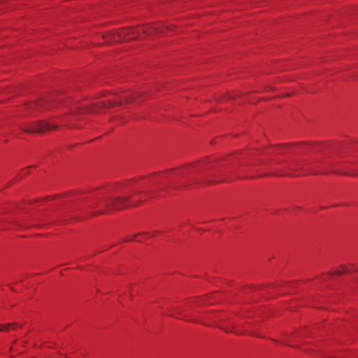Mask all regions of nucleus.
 Wrapping results in <instances>:
<instances>
[{
  "label": "nucleus",
  "mask_w": 358,
  "mask_h": 358,
  "mask_svg": "<svg viewBox=\"0 0 358 358\" xmlns=\"http://www.w3.org/2000/svg\"><path fill=\"white\" fill-rule=\"evenodd\" d=\"M162 31L158 26L138 27L130 29H122L117 31L109 32L104 36L106 42L119 43L141 37L142 34L151 35L155 32Z\"/></svg>",
  "instance_id": "obj_1"
},
{
  "label": "nucleus",
  "mask_w": 358,
  "mask_h": 358,
  "mask_svg": "<svg viewBox=\"0 0 358 358\" xmlns=\"http://www.w3.org/2000/svg\"><path fill=\"white\" fill-rule=\"evenodd\" d=\"M57 127L56 124H52L47 121H39L31 122L24 125L22 127V129L28 133L34 132H45L50 129H55Z\"/></svg>",
  "instance_id": "obj_2"
},
{
  "label": "nucleus",
  "mask_w": 358,
  "mask_h": 358,
  "mask_svg": "<svg viewBox=\"0 0 358 358\" xmlns=\"http://www.w3.org/2000/svg\"><path fill=\"white\" fill-rule=\"evenodd\" d=\"M129 197H118L110 202H107L106 205L112 209L119 210L132 206L133 205L129 204Z\"/></svg>",
  "instance_id": "obj_3"
},
{
  "label": "nucleus",
  "mask_w": 358,
  "mask_h": 358,
  "mask_svg": "<svg viewBox=\"0 0 358 358\" xmlns=\"http://www.w3.org/2000/svg\"><path fill=\"white\" fill-rule=\"evenodd\" d=\"M358 270V267L353 264H350L348 266L346 265H342L340 266V268L334 271H332V274H337V275H341L343 273H350V272H355Z\"/></svg>",
  "instance_id": "obj_4"
},
{
  "label": "nucleus",
  "mask_w": 358,
  "mask_h": 358,
  "mask_svg": "<svg viewBox=\"0 0 358 358\" xmlns=\"http://www.w3.org/2000/svg\"><path fill=\"white\" fill-rule=\"evenodd\" d=\"M140 95H141L140 93H135L130 96L121 97L119 101H117L116 102H110L109 104L112 106L114 104H122L123 103H130V102L134 101Z\"/></svg>",
  "instance_id": "obj_5"
},
{
  "label": "nucleus",
  "mask_w": 358,
  "mask_h": 358,
  "mask_svg": "<svg viewBox=\"0 0 358 358\" xmlns=\"http://www.w3.org/2000/svg\"><path fill=\"white\" fill-rule=\"evenodd\" d=\"M13 327V329H15L17 326H18L17 323H10V324H1L0 325V331H8L10 327Z\"/></svg>",
  "instance_id": "obj_6"
},
{
  "label": "nucleus",
  "mask_w": 358,
  "mask_h": 358,
  "mask_svg": "<svg viewBox=\"0 0 358 358\" xmlns=\"http://www.w3.org/2000/svg\"><path fill=\"white\" fill-rule=\"evenodd\" d=\"M43 101L42 100H38L34 102H31L29 103V108L30 109H34L35 108H39L41 105L42 104Z\"/></svg>",
  "instance_id": "obj_7"
},
{
  "label": "nucleus",
  "mask_w": 358,
  "mask_h": 358,
  "mask_svg": "<svg viewBox=\"0 0 358 358\" xmlns=\"http://www.w3.org/2000/svg\"><path fill=\"white\" fill-rule=\"evenodd\" d=\"M225 331H231V332H234V333H236L237 334H243L242 332H240V331H237L234 329V327L232 326L231 328H227V329H225Z\"/></svg>",
  "instance_id": "obj_8"
},
{
  "label": "nucleus",
  "mask_w": 358,
  "mask_h": 358,
  "mask_svg": "<svg viewBox=\"0 0 358 358\" xmlns=\"http://www.w3.org/2000/svg\"><path fill=\"white\" fill-rule=\"evenodd\" d=\"M91 111L93 113H99V112H101V110L99 109V108H98V107L97 108L96 107V108H92Z\"/></svg>",
  "instance_id": "obj_9"
},
{
  "label": "nucleus",
  "mask_w": 358,
  "mask_h": 358,
  "mask_svg": "<svg viewBox=\"0 0 358 358\" xmlns=\"http://www.w3.org/2000/svg\"><path fill=\"white\" fill-rule=\"evenodd\" d=\"M143 234H144V233H143ZM141 235H142V234H136V235H134V237L138 236H141Z\"/></svg>",
  "instance_id": "obj_10"
},
{
  "label": "nucleus",
  "mask_w": 358,
  "mask_h": 358,
  "mask_svg": "<svg viewBox=\"0 0 358 358\" xmlns=\"http://www.w3.org/2000/svg\"><path fill=\"white\" fill-rule=\"evenodd\" d=\"M284 344L287 345H289V343H287L286 342L283 343Z\"/></svg>",
  "instance_id": "obj_11"
},
{
  "label": "nucleus",
  "mask_w": 358,
  "mask_h": 358,
  "mask_svg": "<svg viewBox=\"0 0 358 358\" xmlns=\"http://www.w3.org/2000/svg\"><path fill=\"white\" fill-rule=\"evenodd\" d=\"M357 282H358V278H357Z\"/></svg>",
  "instance_id": "obj_12"
}]
</instances>
